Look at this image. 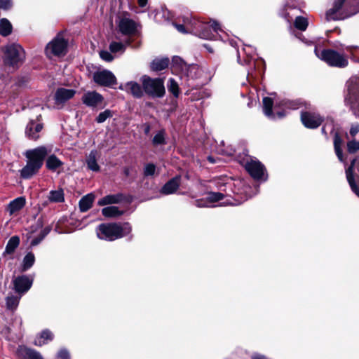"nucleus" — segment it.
<instances>
[{"mask_svg":"<svg viewBox=\"0 0 359 359\" xmlns=\"http://www.w3.org/2000/svg\"><path fill=\"white\" fill-rule=\"evenodd\" d=\"M350 57V58L355 62H359V46H347L344 48Z\"/></svg>","mask_w":359,"mask_h":359,"instance_id":"79ce46f5","label":"nucleus"},{"mask_svg":"<svg viewBox=\"0 0 359 359\" xmlns=\"http://www.w3.org/2000/svg\"><path fill=\"white\" fill-rule=\"evenodd\" d=\"M130 43V41L128 40H126L124 43L123 42H117V41H112L109 45V50L111 53H123L124 52L126 47L127 45Z\"/></svg>","mask_w":359,"mask_h":359,"instance_id":"a19ab883","label":"nucleus"},{"mask_svg":"<svg viewBox=\"0 0 359 359\" xmlns=\"http://www.w3.org/2000/svg\"><path fill=\"white\" fill-rule=\"evenodd\" d=\"M113 116V112L109 109H106L104 111L99 114L96 118V121L98 123H104L107 118Z\"/></svg>","mask_w":359,"mask_h":359,"instance_id":"a18cd8bd","label":"nucleus"},{"mask_svg":"<svg viewBox=\"0 0 359 359\" xmlns=\"http://www.w3.org/2000/svg\"><path fill=\"white\" fill-rule=\"evenodd\" d=\"M276 116H277L278 118H282V117H283V116H285V111H284V110H283V111H278V112L276 113Z\"/></svg>","mask_w":359,"mask_h":359,"instance_id":"e2e57ef3","label":"nucleus"},{"mask_svg":"<svg viewBox=\"0 0 359 359\" xmlns=\"http://www.w3.org/2000/svg\"><path fill=\"white\" fill-rule=\"evenodd\" d=\"M13 27L11 23L6 18L0 20V34L3 36H7L12 32Z\"/></svg>","mask_w":359,"mask_h":359,"instance_id":"e433bc0d","label":"nucleus"},{"mask_svg":"<svg viewBox=\"0 0 359 359\" xmlns=\"http://www.w3.org/2000/svg\"><path fill=\"white\" fill-rule=\"evenodd\" d=\"M309 22L307 18L302 16H297L294 20V26L301 31H305L308 27Z\"/></svg>","mask_w":359,"mask_h":359,"instance_id":"37998d69","label":"nucleus"},{"mask_svg":"<svg viewBox=\"0 0 359 359\" xmlns=\"http://www.w3.org/2000/svg\"><path fill=\"white\" fill-rule=\"evenodd\" d=\"M55 359H70L69 353L66 349H61L57 353Z\"/></svg>","mask_w":359,"mask_h":359,"instance_id":"3c124183","label":"nucleus"},{"mask_svg":"<svg viewBox=\"0 0 359 359\" xmlns=\"http://www.w3.org/2000/svg\"><path fill=\"white\" fill-rule=\"evenodd\" d=\"M148 0H138V4L140 7H144L147 4Z\"/></svg>","mask_w":359,"mask_h":359,"instance_id":"052dcab7","label":"nucleus"},{"mask_svg":"<svg viewBox=\"0 0 359 359\" xmlns=\"http://www.w3.org/2000/svg\"><path fill=\"white\" fill-rule=\"evenodd\" d=\"M351 107L354 114L359 118V79L351 78L347 83Z\"/></svg>","mask_w":359,"mask_h":359,"instance_id":"9d476101","label":"nucleus"},{"mask_svg":"<svg viewBox=\"0 0 359 359\" xmlns=\"http://www.w3.org/2000/svg\"><path fill=\"white\" fill-rule=\"evenodd\" d=\"M224 198V194L219 192H211L205 199L196 200L194 202L198 208L213 207L210 203L219 201Z\"/></svg>","mask_w":359,"mask_h":359,"instance_id":"f3484780","label":"nucleus"},{"mask_svg":"<svg viewBox=\"0 0 359 359\" xmlns=\"http://www.w3.org/2000/svg\"><path fill=\"white\" fill-rule=\"evenodd\" d=\"M169 63L170 61L168 57L156 58L151 63V69L156 72L161 71L167 68Z\"/></svg>","mask_w":359,"mask_h":359,"instance_id":"cd10ccee","label":"nucleus"},{"mask_svg":"<svg viewBox=\"0 0 359 359\" xmlns=\"http://www.w3.org/2000/svg\"><path fill=\"white\" fill-rule=\"evenodd\" d=\"M100 56L103 60L107 62H111L114 60V57L111 55V54L107 50L100 51Z\"/></svg>","mask_w":359,"mask_h":359,"instance_id":"8fccbe9b","label":"nucleus"},{"mask_svg":"<svg viewBox=\"0 0 359 359\" xmlns=\"http://www.w3.org/2000/svg\"><path fill=\"white\" fill-rule=\"evenodd\" d=\"M347 149L349 153H355L359 150V141L351 140L347 143Z\"/></svg>","mask_w":359,"mask_h":359,"instance_id":"49530a36","label":"nucleus"},{"mask_svg":"<svg viewBox=\"0 0 359 359\" xmlns=\"http://www.w3.org/2000/svg\"><path fill=\"white\" fill-rule=\"evenodd\" d=\"M51 231V226H47L40 232V235L44 238Z\"/></svg>","mask_w":359,"mask_h":359,"instance_id":"4d7b16f0","label":"nucleus"},{"mask_svg":"<svg viewBox=\"0 0 359 359\" xmlns=\"http://www.w3.org/2000/svg\"><path fill=\"white\" fill-rule=\"evenodd\" d=\"M52 151L51 147L39 146L34 149H28L24 153L27 159L34 162L42 167L46 157Z\"/></svg>","mask_w":359,"mask_h":359,"instance_id":"1a4fd4ad","label":"nucleus"},{"mask_svg":"<svg viewBox=\"0 0 359 359\" xmlns=\"http://www.w3.org/2000/svg\"><path fill=\"white\" fill-rule=\"evenodd\" d=\"M246 62H247L248 64H250V62H251V59H249V58H248V59L247 60Z\"/></svg>","mask_w":359,"mask_h":359,"instance_id":"774afa93","label":"nucleus"},{"mask_svg":"<svg viewBox=\"0 0 359 359\" xmlns=\"http://www.w3.org/2000/svg\"><path fill=\"white\" fill-rule=\"evenodd\" d=\"M25 57V53L22 47L17 43L8 45L5 49L4 63L13 68L18 67Z\"/></svg>","mask_w":359,"mask_h":359,"instance_id":"423d86ee","label":"nucleus"},{"mask_svg":"<svg viewBox=\"0 0 359 359\" xmlns=\"http://www.w3.org/2000/svg\"><path fill=\"white\" fill-rule=\"evenodd\" d=\"M43 129V124L39 121L31 120L27 125L25 129L26 136L32 140H36L39 138V133Z\"/></svg>","mask_w":359,"mask_h":359,"instance_id":"dca6fc26","label":"nucleus"},{"mask_svg":"<svg viewBox=\"0 0 359 359\" xmlns=\"http://www.w3.org/2000/svg\"><path fill=\"white\" fill-rule=\"evenodd\" d=\"M53 339L52 332L48 330L41 332L40 336L37 337L34 341L36 346H43Z\"/></svg>","mask_w":359,"mask_h":359,"instance_id":"2f4dec72","label":"nucleus"},{"mask_svg":"<svg viewBox=\"0 0 359 359\" xmlns=\"http://www.w3.org/2000/svg\"><path fill=\"white\" fill-rule=\"evenodd\" d=\"M118 32L124 36H130L137 32V23L127 17L120 18L117 22Z\"/></svg>","mask_w":359,"mask_h":359,"instance_id":"ddd939ff","label":"nucleus"},{"mask_svg":"<svg viewBox=\"0 0 359 359\" xmlns=\"http://www.w3.org/2000/svg\"><path fill=\"white\" fill-rule=\"evenodd\" d=\"M102 215L106 217H114L120 216L123 212L116 206H108L102 210Z\"/></svg>","mask_w":359,"mask_h":359,"instance_id":"ea45409f","label":"nucleus"},{"mask_svg":"<svg viewBox=\"0 0 359 359\" xmlns=\"http://www.w3.org/2000/svg\"><path fill=\"white\" fill-rule=\"evenodd\" d=\"M22 297L18 293L16 294H9L6 298V308L12 311L16 310Z\"/></svg>","mask_w":359,"mask_h":359,"instance_id":"bb28decb","label":"nucleus"},{"mask_svg":"<svg viewBox=\"0 0 359 359\" xmlns=\"http://www.w3.org/2000/svg\"><path fill=\"white\" fill-rule=\"evenodd\" d=\"M34 278L30 276L21 275L13 280V290L16 293L24 295L31 288Z\"/></svg>","mask_w":359,"mask_h":359,"instance_id":"9b49d317","label":"nucleus"},{"mask_svg":"<svg viewBox=\"0 0 359 359\" xmlns=\"http://www.w3.org/2000/svg\"><path fill=\"white\" fill-rule=\"evenodd\" d=\"M26 203L24 197H18L11 201L8 205L7 210L11 215L20 210Z\"/></svg>","mask_w":359,"mask_h":359,"instance_id":"5701e85b","label":"nucleus"},{"mask_svg":"<svg viewBox=\"0 0 359 359\" xmlns=\"http://www.w3.org/2000/svg\"><path fill=\"white\" fill-rule=\"evenodd\" d=\"M301 120L304 126L309 128H316L323 121V118L319 114L310 112L302 113Z\"/></svg>","mask_w":359,"mask_h":359,"instance_id":"4468645a","label":"nucleus"},{"mask_svg":"<svg viewBox=\"0 0 359 359\" xmlns=\"http://www.w3.org/2000/svg\"><path fill=\"white\" fill-rule=\"evenodd\" d=\"M165 137L164 133L162 131H160L153 138V143L154 144H162L164 143Z\"/></svg>","mask_w":359,"mask_h":359,"instance_id":"09e8293b","label":"nucleus"},{"mask_svg":"<svg viewBox=\"0 0 359 359\" xmlns=\"http://www.w3.org/2000/svg\"><path fill=\"white\" fill-rule=\"evenodd\" d=\"M131 231V225L128 222L108 223L100 224L96 229V233L100 239L113 241L128 235Z\"/></svg>","mask_w":359,"mask_h":359,"instance_id":"f257e3e1","label":"nucleus"},{"mask_svg":"<svg viewBox=\"0 0 359 359\" xmlns=\"http://www.w3.org/2000/svg\"><path fill=\"white\" fill-rule=\"evenodd\" d=\"M156 171V166L153 163H148L145 165L144 168V174L145 176H152Z\"/></svg>","mask_w":359,"mask_h":359,"instance_id":"de8ad7c7","label":"nucleus"},{"mask_svg":"<svg viewBox=\"0 0 359 359\" xmlns=\"http://www.w3.org/2000/svg\"><path fill=\"white\" fill-rule=\"evenodd\" d=\"M48 198L52 203H62L65 201L64 191L62 189L52 190L49 192Z\"/></svg>","mask_w":359,"mask_h":359,"instance_id":"f704fd0d","label":"nucleus"},{"mask_svg":"<svg viewBox=\"0 0 359 359\" xmlns=\"http://www.w3.org/2000/svg\"><path fill=\"white\" fill-rule=\"evenodd\" d=\"M316 55L330 67L344 68L348 66V57L344 53H340L333 49L314 50Z\"/></svg>","mask_w":359,"mask_h":359,"instance_id":"7ed1b4c3","label":"nucleus"},{"mask_svg":"<svg viewBox=\"0 0 359 359\" xmlns=\"http://www.w3.org/2000/svg\"><path fill=\"white\" fill-rule=\"evenodd\" d=\"M95 196L93 194H88L83 197L79 201V208L81 212H86L88 210L94 201Z\"/></svg>","mask_w":359,"mask_h":359,"instance_id":"c85d7f7f","label":"nucleus"},{"mask_svg":"<svg viewBox=\"0 0 359 359\" xmlns=\"http://www.w3.org/2000/svg\"><path fill=\"white\" fill-rule=\"evenodd\" d=\"M194 20L195 19H190L189 17H186L184 20V24H177L173 23L175 27L177 29L178 32L181 33H187L188 32H192L194 28Z\"/></svg>","mask_w":359,"mask_h":359,"instance_id":"393cba45","label":"nucleus"},{"mask_svg":"<svg viewBox=\"0 0 359 359\" xmlns=\"http://www.w3.org/2000/svg\"><path fill=\"white\" fill-rule=\"evenodd\" d=\"M11 0H0V9L8 10L12 7Z\"/></svg>","mask_w":359,"mask_h":359,"instance_id":"603ef678","label":"nucleus"},{"mask_svg":"<svg viewBox=\"0 0 359 359\" xmlns=\"http://www.w3.org/2000/svg\"><path fill=\"white\" fill-rule=\"evenodd\" d=\"M93 81L102 86L111 87L116 84V78L109 70L103 69L93 73Z\"/></svg>","mask_w":359,"mask_h":359,"instance_id":"f8f14e48","label":"nucleus"},{"mask_svg":"<svg viewBox=\"0 0 359 359\" xmlns=\"http://www.w3.org/2000/svg\"><path fill=\"white\" fill-rule=\"evenodd\" d=\"M243 165L250 176L257 180H266L267 174L264 165L251 157L243 161Z\"/></svg>","mask_w":359,"mask_h":359,"instance_id":"0eeeda50","label":"nucleus"},{"mask_svg":"<svg viewBox=\"0 0 359 359\" xmlns=\"http://www.w3.org/2000/svg\"><path fill=\"white\" fill-rule=\"evenodd\" d=\"M346 178L348 182V184L351 187V189L353 192H354L359 197V188L356 185L354 181L353 175V168L352 167H349L346 171Z\"/></svg>","mask_w":359,"mask_h":359,"instance_id":"58836bf2","label":"nucleus"},{"mask_svg":"<svg viewBox=\"0 0 359 359\" xmlns=\"http://www.w3.org/2000/svg\"><path fill=\"white\" fill-rule=\"evenodd\" d=\"M342 144V139L339 136V135L335 132L334 135V147L335 150L336 155L337 156L339 160L340 161H343V154L342 150L341 149V145Z\"/></svg>","mask_w":359,"mask_h":359,"instance_id":"4c0bfd02","label":"nucleus"},{"mask_svg":"<svg viewBox=\"0 0 359 359\" xmlns=\"http://www.w3.org/2000/svg\"><path fill=\"white\" fill-rule=\"evenodd\" d=\"M274 102L272 97H265L263 98V109L266 116L269 118L274 119L276 114L273 113L272 108Z\"/></svg>","mask_w":359,"mask_h":359,"instance_id":"a878e982","label":"nucleus"},{"mask_svg":"<svg viewBox=\"0 0 359 359\" xmlns=\"http://www.w3.org/2000/svg\"><path fill=\"white\" fill-rule=\"evenodd\" d=\"M63 165V162L60 161L55 154L48 156L46 161V167L48 170L55 172Z\"/></svg>","mask_w":359,"mask_h":359,"instance_id":"b1692460","label":"nucleus"},{"mask_svg":"<svg viewBox=\"0 0 359 359\" xmlns=\"http://www.w3.org/2000/svg\"><path fill=\"white\" fill-rule=\"evenodd\" d=\"M43 239V236L40 234L36 238H34L32 240L30 245L31 246H36L41 243V241Z\"/></svg>","mask_w":359,"mask_h":359,"instance_id":"6e6d98bb","label":"nucleus"},{"mask_svg":"<svg viewBox=\"0 0 359 359\" xmlns=\"http://www.w3.org/2000/svg\"><path fill=\"white\" fill-rule=\"evenodd\" d=\"M15 354L18 359H43L40 353L24 345L18 346Z\"/></svg>","mask_w":359,"mask_h":359,"instance_id":"2eb2a0df","label":"nucleus"},{"mask_svg":"<svg viewBox=\"0 0 359 359\" xmlns=\"http://www.w3.org/2000/svg\"><path fill=\"white\" fill-rule=\"evenodd\" d=\"M180 184V177L176 176L170 180L161 189V193L164 195H169L174 194Z\"/></svg>","mask_w":359,"mask_h":359,"instance_id":"4be33fe9","label":"nucleus"},{"mask_svg":"<svg viewBox=\"0 0 359 359\" xmlns=\"http://www.w3.org/2000/svg\"><path fill=\"white\" fill-rule=\"evenodd\" d=\"M76 93L74 89H67L65 88H58L55 94V102L57 104H62L72 98Z\"/></svg>","mask_w":359,"mask_h":359,"instance_id":"412c9836","label":"nucleus"},{"mask_svg":"<svg viewBox=\"0 0 359 359\" xmlns=\"http://www.w3.org/2000/svg\"><path fill=\"white\" fill-rule=\"evenodd\" d=\"M96 156L97 151L95 150H93L90 152L86 159L88 168L93 171H98L100 170V166L97 163Z\"/></svg>","mask_w":359,"mask_h":359,"instance_id":"72a5a7b5","label":"nucleus"},{"mask_svg":"<svg viewBox=\"0 0 359 359\" xmlns=\"http://www.w3.org/2000/svg\"><path fill=\"white\" fill-rule=\"evenodd\" d=\"M168 89L175 97H177L180 93L179 86L175 79L170 78L168 81Z\"/></svg>","mask_w":359,"mask_h":359,"instance_id":"c03bdc74","label":"nucleus"},{"mask_svg":"<svg viewBox=\"0 0 359 359\" xmlns=\"http://www.w3.org/2000/svg\"><path fill=\"white\" fill-rule=\"evenodd\" d=\"M119 89L126 91L130 93L133 97L136 98H140L143 96L144 90H142L141 86L135 81H130L124 85H121Z\"/></svg>","mask_w":359,"mask_h":359,"instance_id":"aec40b11","label":"nucleus"},{"mask_svg":"<svg viewBox=\"0 0 359 359\" xmlns=\"http://www.w3.org/2000/svg\"><path fill=\"white\" fill-rule=\"evenodd\" d=\"M194 25L193 32L200 38L208 40H225L224 37L222 35L223 31L217 22L210 21L208 23H203L194 20Z\"/></svg>","mask_w":359,"mask_h":359,"instance_id":"f03ea898","label":"nucleus"},{"mask_svg":"<svg viewBox=\"0 0 359 359\" xmlns=\"http://www.w3.org/2000/svg\"><path fill=\"white\" fill-rule=\"evenodd\" d=\"M171 68L175 72H184L187 70L188 66L181 57L174 56L172 60Z\"/></svg>","mask_w":359,"mask_h":359,"instance_id":"7c9ffc66","label":"nucleus"},{"mask_svg":"<svg viewBox=\"0 0 359 359\" xmlns=\"http://www.w3.org/2000/svg\"><path fill=\"white\" fill-rule=\"evenodd\" d=\"M123 199V195L118 194L114 195H108L102 198H101L98 201V205H105L108 204L118 203L121 202Z\"/></svg>","mask_w":359,"mask_h":359,"instance_id":"c756f323","label":"nucleus"},{"mask_svg":"<svg viewBox=\"0 0 359 359\" xmlns=\"http://www.w3.org/2000/svg\"><path fill=\"white\" fill-rule=\"evenodd\" d=\"M288 105H289V102L287 101L283 100V101H280L279 102L276 101V107L278 106L280 107L289 108Z\"/></svg>","mask_w":359,"mask_h":359,"instance_id":"13d9d810","label":"nucleus"},{"mask_svg":"<svg viewBox=\"0 0 359 359\" xmlns=\"http://www.w3.org/2000/svg\"><path fill=\"white\" fill-rule=\"evenodd\" d=\"M345 1L346 0H334L325 13L324 20L326 22L342 20L358 12L357 9L353 13H348L344 6Z\"/></svg>","mask_w":359,"mask_h":359,"instance_id":"20e7f679","label":"nucleus"},{"mask_svg":"<svg viewBox=\"0 0 359 359\" xmlns=\"http://www.w3.org/2000/svg\"><path fill=\"white\" fill-rule=\"evenodd\" d=\"M283 16L289 22L292 20V17L290 16L289 13H285Z\"/></svg>","mask_w":359,"mask_h":359,"instance_id":"680f3d73","label":"nucleus"},{"mask_svg":"<svg viewBox=\"0 0 359 359\" xmlns=\"http://www.w3.org/2000/svg\"><path fill=\"white\" fill-rule=\"evenodd\" d=\"M189 69H190L192 71V70L196 69L197 67L195 65H191V66L189 67Z\"/></svg>","mask_w":359,"mask_h":359,"instance_id":"338daca9","label":"nucleus"},{"mask_svg":"<svg viewBox=\"0 0 359 359\" xmlns=\"http://www.w3.org/2000/svg\"><path fill=\"white\" fill-rule=\"evenodd\" d=\"M20 244V238L18 236H12L8 241L4 254H12Z\"/></svg>","mask_w":359,"mask_h":359,"instance_id":"c9c22d12","label":"nucleus"},{"mask_svg":"<svg viewBox=\"0 0 359 359\" xmlns=\"http://www.w3.org/2000/svg\"><path fill=\"white\" fill-rule=\"evenodd\" d=\"M102 100V96L95 91L87 92L82 97L83 104L90 107H97Z\"/></svg>","mask_w":359,"mask_h":359,"instance_id":"a211bd4d","label":"nucleus"},{"mask_svg":"<svg viewBox=\"0 0 359 359\" xmlns=\"http://www.w3.org/2000/svg\"><path fill=\"white\" fill-rule=\"evenodd\" d=\"M208 161H209L210 163H215V160L213 159V158H212V157H211V156H208Z\"/></svg>","mask_w":359,"mask_h":359,"instance_id":"69168bd1","label":"nucleus"},{"mask_svg":"<svg viewBox=\"0 0 359 359\" xmlns=\"http://www.w3.org/2000/svg\"><path fill=\"white\" fill-rule=\"evenodd\" d=\"M359 133V123L352 124L350 128L349 134L351 137H355Z\"/></svg>","mask_w":359,"mask_h":359,"instance_id":"864d4df0","label":"nucleus"},{"mask_svg":"<svg viewBox=\"0 0 359 359\" xmlns=\"http://www.w3.org/2000/svg\"><path fill=\"white\" fill-rule=\"evenodd\" d=\"M252 359H266L264 355L259 354H254Z\"/></svg>","mask_w":359,"mask_h":359,"instance_id":"bf43d9fd","label":"nucleus"},{"mask_svg":"<svg viewBox=\"0 0 359 359\" xmlns=\"http://www.w3.org/2000/svg\"><path fill=\"white\" fill-rule=\"evenodd\" d=\"M327 129L330 130V133L334 132V126L332 123H326L323 128H322V133H324L325 135H327Z\"/></svg>","mask_w":359,"mask_h":359,"instance_id":"5fc2aeb1","label":"nucleus"},{"mask_svg":"<svg viewBox=\"0 0 359 359\" xmlns=\"http://www.w3.org/2000/svg\"><path fill=\"white\" fill-rule=\"evenodd\" d=\"M35 262V256L32 252H28L23 258L21 264V271H28Z\"/></svg>","mask_w":359,"mask_h":359,"instance_id":"473e14b6","label":"nucleus"},{"mask_svg":"<svg viewBox=\"0 0 359 359\" xmlns=\"http://www.w3.org/2000/svg\"><path fill=\"white\" fill-rule=\"evenodd\" d=\"M41 168L34 162L27 159L26 165L20 170V176L23 179H29L36 175Z\"/></svg>","mask_w":359,"mask_h":359,"instance_id":"6ab92c4d","label":"nucleus"},{"mask_svg":"<svg viewBox=\"0 0 359 359\" xmlns=\"http://www.w3.org/2000/svg\"><path fill=\"white\" fill-rule=\"evenodd\" d=\"M141 82L144 91L153 97H162L165 95L163 79L156 78L152 79L147 75L141 78Z\"/></svg>","mask_w":359,"mask_h":359,"instance_id":"39448f33","label":"nucleus"},{"mask_svg":"<svg viewBox=\"0 0 359 359\" xmlns=\"http://www.w3.org/2000/svg\"><path fill=\"white\" fill-rule=\"evenodd\" d=\"M68 42L61 35L58 34L46 48V53L48 57L52 55L61 57L64 56L67 52Z\"/></svg>","mask_w":359,"mask_h":359,"instance_id":"6e6552de","label":"nucleus"},{"mask_svg":"<svg viewBox=\"0 0 359 359\" xmlns=\"http://www.w3.org/2000/svg\"><path fill=\"white\" fill-rule=\"evenodd\" d=\"M123 172L126 176L130 175V168L126 167L123 169Z\"/></svg>","mask_w":359,"mask_h":359,"instance_id":"0e129e2a","label":"nucleus"}]
</instances>
